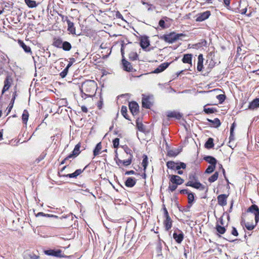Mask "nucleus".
Wrapping results in <instances>:
<instances>
[{"instance_id":"nucleus-1","label":"nucleus","mask_w":259,"mask_h":259,"mask_svg":"<svg viewBox=\"0 0 259 259\" xmlns=\"http://www.w3.org/2000/svg\"><path fill=\"white\" fill-rule=\"evenodd\" d=\"M97 90V83L93 80H87L84 81L81 87L80 91L82 94L88 97H91L95 94Z\"/></svg>"},{"instance_id":"nucleus-2","label":"nucleus","mask_w":259,"mask_h":259,"mask_svg":"<svg viewBox=\"0 0 259 259\" xmlns=\"http://www.w3.org/2000/svg\"><path fill=\"white\" fill-rule=\"evenodd\" d=\"M186 34L184 33H176L175 32H170L168 34L162 35L159 37L160 39L164 40L169 44H172L176 40L179 39L181 36H185Z\"/></svg>"},{"instance_id":"nucleus-3","label":"nucleus","mask_w":259,"mask_h":259,"mask_svg":"<svg viewBox=\"0 0 259 259\" xmlns=\"http://www.w3.org/2000/svg\"><path fill=\"white\" fill-rule=\"evenodd\" d=\"M142 107L146 109H150L153 104V96L152 95L146 96L142 95Z\"/></svg>"},{"instance_id":"nucleus-4","label":"nucleus","mask_w":259,"mask_h":259,"mask_svg":"<svg viewBox=\"0 0 259 259\" xmlns=\"http://www.w3.org/2000/svg\"><path fill=\"white\" fill-rule=\"evenodd\" d=\"M140 45L143 50L147 51L146 49L150 46V40L147 36H141L140 37ZM148 51H149V50Z\"/></svg>"},{"instance_id":"nucleus-5","label":"nucleus","mask_w":259,"mask_h":259,"mask_svg":"<svg viewBox=\"0 0 259 259\" xmlns=\"http://www.w3.org/2000/svg\"><path fill=\"white\" fill-rule=\"evenodd\" d=\"M173 238L178 243L180 244L184 239V233L181 230L177 229L173 234Z\"/></svg>"},{"instance_id":"nucleus-6","label":"nucleus","mask_w":259,"mask_h":259,"mask_svg":"<svg viewBox=\"0 0 259 259\" xmlns=\"http://www.w3.org/2000/svg\"><path fill=\"white\" fill-rule=\"evenodd\" d=\"M185 185L186 186L192 187L200 190H204L205 188V186L198 181L194 182L192 181H189Z\"/></svg>"},{"instance_id":"nucleus-7","label":"nucleus","mask_w":259,"mask_h":259,"mask_svg":"<svg viewBox=\"0 0 259 259\" xmlns=\"http://www.w3.org/2000/svg\"><path fill=\"white\" fill-rule=\"evenodd\" d=\"M168 178L171 183L176 184L178 185L182 184L184 182L183 179L177 175H169Z\"/></svg>"},{"instance_id":"nucleus-8","label":"nucleus","mask_w":259,"mask_h":259,"mask_svg":"<svg viewBox=\"0 0 259 259\" xmlns=\"http://www.w3.org/2000/svg\"><path fill=\"white\" fill-rule=\"evenodd\" d=\"M46 254L56 257H62V251L60 249H49L45 251Z\"/></svg>"},{"instance_id":"nucleus-9","label":"nucleus","mask_w":259,"mask_h":259,"mask_svg":"<svg viewBox=\"0 0 259 259\" xmlns=\"http://www.w3.org/2000/svg\"><path fill=\"white\" fill-rule=\"evenodd\" d=\"M129 109L133 115H136L139 112V106L138 104L135 101H132L129 103Z\"/></svg>"},{"instance_id":"nucleus-10","label":"nucleus","mask_w":259,"mask_h":259,"mask_svg":"<svg viewBox=\"0 0 259 259\" xmlns=\"http://www.w3.org/2000/svg\"><path fill=\"white\" fill-rule=\"evenodd\" d=\"M228 196V195L225 194L219 195L217 197L218 204L222 206L226 205Z\"/></svg>"},{"instance_id":"nucleus-11","label":"nucleus","mask_w":259,"mask_h":259,"mask_svg":"<svg viewBox=\"0 0 259 259\" xmlns=\"http://www.w3.org/2000/svg\"><path fill=\"white\" fill-rule=\"evenodd\" d=\"M89 164L86 165L83 169H77L74 172L64 175L63 176L65 177H68L70 178H76L78 176L81 174L84 170L89 166Z\"/></svg>"},{"instance_id":"nucleus-12","label":"nucleus","mask_w":259,"mask_h":259,"mask_svg":"<svg viewBox=\"0 0 259 259\" xmlns=\"http://www.w3.org/2000/svg\"><path fill=\"white\" fill-rule=\"evenodd\" d=\"M170 63L168 62H164L161 64L158 67L156 68L153 73H159L162 71H163L165 69H166L170 65Z\"/></svg>"},{"instance_id":"nucleus-13","label":"nucleus","mask_w":259,"mask_h":259,"mask_svg":"<svg viewBox=\"0 0 259 259\" xmlns=\"http://www.w3.org/2000/svg\"><path fill=\"white\" fill-rule=\"evenodd\" d=\"M167 116L169 118H175L177 119H180L182 117V114L177 111H168L167 112Z\"/></svg>"},{"instance_id":"nucleus-14","label":"nucleus","mask_w":259,"mask_h":259,"mask_svg":"<svg viewBox=\"0 0 259 259\" xmlns=\"http://www.w3.org/2000/svg\"><path fill=\"white\" fill-rule=\"evenodd\" d=\"M122 63L123 69L126 71L131 72L133 70V67L131 63L126 61L124 58L122 59Z\"/></svg>"},{"instance_id":"nucleus-15","label":"nucleus","mask_w":259,"mask_h":259,"mask_svg":"<svg viewBox=\"0 0 259 259\" xmlns=\"http://www.w3.org/2000/svg\"><path fill=\"white\" fill-rule=\"evenodd\" d=\"M257 108H259V98L253 100L248 105V109L251 110H254Z\"/></svg>"},{"instance_id":"nucleus-16","label":"nucleus","mask_w":259,"mask_h":259,"mask_svg":"<svg viewBox=\"0 0 259 259\" xmlns=\"http://www.w3.org/2000/svg\"><path fill=\"white\" fill-rule=\"evenodd\" d=\"M247 212H250L254 215L258 214L259 213V208L257 205L252 204L247 209Z\"/></svg>"},{"instance_id":"nucleus-17","label":"nucleus","mask_w":259,"mask_h":259,"mask_svg":"<svg viewBox=\"0 0 259 259\" xmlns=\"http://www.w3.org/2000/svg\"><path fill=\"white\" fill-rule=\"evenodd\" d=\"M136 179L133 177H128L125 182V185L127 187H133L136 184Z\"/></svg>"},{"instance_id":"nucleus-18","label":"nucleus","mask_w":259,"mask_h":259,"mask_svg":"<svg viewBox=\"0 0 259 259\" xmlns=\"http://www.w3.org/2000/svg\"><path fill=\"white\" fill-rule=\"evenodd\" d=\"M203 55L200 54L198 55V63H197V69L198 71H201L203 68Z\"/></svg>"},{"instance_id":"nucleus-19","label":"nucleus","mask_w":259,"mask_h":259,"mask_svg":"<svg viewBox=\"0 0 259 259\" xmlns=\"http://www.w3.org/2000/svg\"><path fill=\"white\" fill-rule=\"evenodd\" d=\"M165 220L163 222V225L166 231H168L172 227V220L170 217L165 218Z\"/></svg>"},{"instance_id":"nucleus-20","label":"nucleus","mask_w":259,"mask_h":259,"mask_svg":"<svg viewBox=\"0 0 259 259\" xmlns=\"http://www.w3.org/2000/svg\"><path fill=\"white\" fill-rule=\"evenodd\" d=\"M18 42L19 46L23 49L24 52L26 53H32L30 48L26 45L25 43L22 40L19 39Z\"/></svg>"},{"instance_id":"nucleus-21","label":"nucleus","mask_w":259,"mask_h":259,"mask_svg":"<svg viewBox=\"0 0 259 259\" xmlns=\"http://www.w3.org/2000/svg\"><path fill=\"white\" fill-rule=\"evenodd\" d=\"M39 256L33 252H25L23 254L24 259H38Z\"/></svg>"},{"instance_id":"nucleus-22","label":"nucleus","mask_w":259,"mask_h":259,"mask_svg":"<svg viewBox=\"0 0 259 259\" xmlns=\"http://www.w3.org/2000/svg\"><path fill=\"white\" fill-rule=\"evenodd\" d=\"M203 159L210 164V165H216L217 163V159L211 156H206L204 157Z\"/></svg>"},{"instance_id":"nucleus-23","label":"nucleus","mask_w":259,"mask_h":259,"mask_svg":"<svg viewBox=\"0 0 259 259\" xmlns=\"http://www.w3.org/2000/svg\"><path fill=\"white\" fill-rule=\"evenodd\" d=\"M207 120L208 122L212 123V124L211 125V126L213 127H215V128L219 127L221 124V122L220 119L218 118H215L213 120H211L209 118H207Z\"/></svg>"},{"instance_id":"nucleus-24","label":"nucleus","mask_w":259,"mask_h":259,"mask_svg":"<svg viewBox=\"0 0 259 259\" xmlns=\"http://www.w3.org/2000/svg\"><path fill=\"white\" fill-rule=\"evenodd\" d=\"M63 41L62 39L60 37H55L53 39V45L57 48L61 49V45H62Z\"/></svg>"},{"instance_id":"nucleus-25","label":"nucleus","mask_w":259,"mask_h":259,"mask_svg":"<svg viewBox=\"0 0 259 259\" xmlns=\"http://www.w3.org/2000/svg\"><path fill=\"white\" fill-rule=\"evenodd\" d=\"M241 225L242 226H244L248 230L251 231L254 229L255 225L250 224L249 222H245L244 220H242L241 222Z\"/></svg>"},{"instance_id":"nucleus-26","label":"nucleus","mask_w":259,"mask_h":259,"mask_svg":"<svg viewBox=\"0 0 259 259\" xmlns=\"http://www.w3.org/2000/svg\"><path fill=\"white\" fill-rule=\"evenodd\" d=\"M181 152V149H175L169 150L167 151V155L170 157H176Z\"/></svg>"},{"instance_id":"nucleus-27","label":"nucleus","mask_w":259,"mask_h":259,"mask_svg":"<svg viewBox=\"0 0 259 259\" xmlns=\"http://www.w3.org/2000/svg\"><path fill=\"white\" fill-rule=\"evenodd\" d=\"M192 55L191 54H185L182 59L184 63L192 64Z\"/></svg>"},{"instance_id":"nucleus-28","label":"nucleus","mask_w":259,"mask_h":259,"mask_svg":"<svg viewBox=\"0 0 259 259\" xmlns=\"http://www.w3.org/2000/svg\"><path fill=\"white\" fill-rule=\"evenodd\" d=\"M11 86V82L10 79L7 77L4 81V86L2 90V94H4L5 92L8 91Z\"/></svg>"},{"instance_id":"nucleus-29","label":"nucleus","mask_w":259,"mask_h":259,"mask_svg":"<svg viewBox=\"0 0 259 259\" xmlns=\"http://www.w3.org/2000/svg\"><path fill=\"white\" fill-rule=\"evenodd\" d=\"M214 146L213 139L212 138H209L204 144V147L207 149H210Z\"/></svg>"},{"instance_id":"nucleus-30","label":"nucleus","mask_w":259,"mask_h":259,"mask_svg":"<svg viewBox=\"0 0 259 259\" xmlns=\"http://www.w3.org/2000/svg\"><path fill=\"white\" fill-rule=\"evenodd\" d=\"M215 229L217 232L220 234H224L226 231L225 227L224 226H222L218 223L217 224Z\"/></svg>"},{"instance_id":"nucleus-31","label":"nucleus","mask_w":259,"mask_h":259,"mask_svg":"<svg viewBox=\"0 0 259 259\" xmlns=\"http://www.w3.org/2000/svg\"><path fill=\"white\" fill-rule=\"evenodd\" d=\"M68 23V31H69L71 34H75V28L74 27V24L73 22L69 20H67Z\"/></svg>"},{"instance_id":"nucleus-32","label":"nucleus","mask_w":259,"mask_h":259,"mask_svg":"<svg viewBox=\"0 0 259 259\" xmlns=\"http://www.w3.org/2000/svg\"><path fill=\"white\" fill-rule=\"evenodd\" d=\"M72 48L70 42L65 41H63L62 45H61V49H62L65 51H69Z\"/></svg>"},{"instance_id":"nucleus-33","label":"nucleus","mask_w":259,"mask_h":259,"mask_svg":"<svg viewBox=\"0 0 259 259\" xmlns=\"http://www.w3.org/2000/svg\"><path fill=\"white\" fill-rule=\"evenodd\" d=\"M101 149H102L101 142H99L96 145L95 149L93 150V155H94V157H95L99 154L100 151L101 150Z\"/></svg>"},{"instance_id":"nucleus-34","label":"nucleus","mask_w":259,"mask_h":259,"mask_svg":"<svg viewBox=\"0 0 259 259\" xmlns=\"http://www.w3.org/2000/svg\"><path fill=\"white\" fill-rule=\"evenodd\" d=\"M195 194L192 192H190V193H188V203L190 205H193L195 201L194 198Z\"/></svg>"},{"instance_id":"nucleus-35","label":"nucleus","mask_w":259,"mask_h":259,"mask_svg":"<svg viewBox=\"0 0 259 259\" xmlns=\"http://www.w3.org/2000/svg\"><path fill=\"white\" fill-rule=\"evenodd\" d=\"M148 158L147 155L144 154L143 155V160H142V165L143 167V170L145 172L146 171V168H147V165L148 164Z\"/></svg>"},{"instance_id":"nucleus-36","label":"nucleus","mask_w":259,"mask_h":259,"mask_svg":"<svg viewBox=\"0 0 259 259\" xmlns=\"http://www.w3.org/2000/svg\"><path fill=\"white\" fill-rule=\"evenodd\" d=\"M136 125L139 131L143 133L145 132V125H143L142 122L139 121V119L136 120Z\"/></svg>"},{"instance_id":"nucleus-37","label":"nucleus","mask_w":259,"mask_h":259,"mask_svg":"<svg viewBox=\"0 0 259 259\" xmlns=\"http://www.w3.org/2000/svg\"><path fill=\"white\" fill-rule=\"evenodd\" d=\"M127 107L125 106H122L121 108V113L122 115V116L126 119L128 120H131V119L129 118L127 114Z\"/></svg>"},{"instance_id":"nucleus-38","label":"nucleus","mask_w":259,"mask_h":259,"mask_svg":"<svg viewBox=\"0 0 259 259\" xmlns=\"http://www.w3.org/2000/svg\"><path fill=\"white\" fill-rule=\"evenodd\" d=\"M35 216L36 217L42 216L45 217H48V218H53L58 219L59 217L57 215H54V214H46L42 212H39L35 214Z\"/></svg>"},{"instance_id":"nucleus-39","label":"nucleus","mask_w":259,"mask_h":259,"mask_svg":"<svg viewBox=\"0 0 259 259\" xmlns=\"http://www.w3.org/2000/svg\"><path fill=\"white\" fill-rule=\"evenodd\" d=\"M159 25L161 28L165 29L170 26V23L165 22L164 19H162L159 21Z\"/></svg>"},{"instance_id":"nucleus-40","label":"nucleus","mask_w":259,"mask_h":259,"mask_svg":"<svg viewBox=\"0 0 259 259\" xmlns=\"http://www.w3.org/2000/svg\"><path fill=\"white\" fill-rule=\"evenodd\" d=\"M29 117V113L27 110H24L22 116L23 123L26 124Z\"/></svg>"},{"instance_id":"nucleus-41","label":"nucleus","mask_w":259,"mask_h":259,"mask_svg":"<svg viewBox=\"0 0 259 259\" xmlns=\"http://www.w3.org/2000/svg\"><path fill=\"white\" fill-rule=\"evenodd\" d=\"M204 112L206 114H211L217 112L215 108H206V106L204 107Z\"/></svg>"},{"instance_id":"nucleus-42","label":"nucleus","mask_w":259,"mask_h":259,"mask_svg":"<svg viewBox=\"0 0 259 259\" xmlns=\"http://www.w3.org/2000/svg\"><path fill=\"white\" fill-rule=\"evenodd\" d=\"M80 148V143H78L77 145H75L73 150L72 151V153L74 155L77 156L79 154V153H80V151L79 150Z\"/></svg>"},{"instance_id":"nucleus-43","label":"nucleus","mask_w":259,"mask_h":259,"mask_svg":"<svg viewBox=\"0 0 259 259\" xmlns=\"http://www.w3.org/2000/svg\"><path fill=\"white\" fill-rule=\"evenodd\" d=\"M219 172H215L211 177L208 178V181L210 183H213L215 182L218 178Z\"/></svg>"},{"instance_id":"nucleus-44","label":"nucleus","mask_w":259,"mask_h":259,"mask_svg":"<svg viewBox=\"0 0 259 259\" xmlns=\"http://www.w3.org/2000/svg\"><path fill=\"white\" fill-rule=\"evenodd\" d=\"M122 147L123 149L124 152L127 154L130 155L129 157H131L133 158L132 151L127 145L123 146H122Z\"/></svg>"},{"instance_id":"nucleus-45","label":"nucleus","mask_w":259,"mask_h":259,"mask_svg":"<svg viewBox=\"0 0 259 259\" xmlns=\"http://www.w3.org/2000/svg\"><path fill=\"white\" fill-rule=\"evenodd\" d=\"M192 205H190V204H188L187 205L184 207H178L179 211L182 212H189L190 211V209Z\"/></svg>"},{"instance_id":"nucleus-46","label":"nucleus","mask_w":259,"mask_h":259,"mask_svg":"<svg viewBox=\"0 0 259 259\" xmlns=\"http://www.w3.org/2000/svg\"><path fill=\"white\" fill-rule=\"evenodd\" d=\"M176 164H178V162H175L173 161H169L166 162V166L168 168L173 170L175 169V165Z\"/></svg>"},{"instance_id":"nucleus-47","label":"nucleus","mask_w":259,"mask_h":259,"mask_svg":"<svg viewBox=\"0 0 259 259\" xmlns=\"http://www.w3.org/2000/svg\"><path fill=\"white\" fill-rule=\"evenodd\" d=\"M133 158V157H129L127 159L122 160V165L128 166L132 163Z\"/></svg>"},{"instance_id":"nucleus-48","label":"nucleus","mask_w":259,"mask_h":259,"mask_svg":"<svg viewBox=\"0 0 259 259\" xmlns=\"http://www.w3.org/2000/svg\"><path fill=\"white\" fill-rule=\"evenodd\" d=\"M25 2L26 5L30 8H34L36 6L35 1L32 0H25Z\"/></svg>"},{"instance_id":"nucleus-49","label":"nucleus","mask_w":259,"mask_h":259,"mask_svg":"<svg viewBox=\"0 0 259 259\" xmlns=\"http://www.w3.org/2000/svg\"><path fill=\"white\" fill-rule=\"evenodd\" d=\"M216 165H210L206 169L205 171V173L206 174H211L212 173L215 169Z\"/></svg>"},{"instance_id":"nucleus-50","label":"nucleus","mask_w":259,"mask_h":259,"mask_svg":"<svg viewBox=\"0 0 259 259\" xmlns=\"http://www.w3.org/2000/svg\"><path fill=\"white\" fill-rule=\"evenodd\" d=\"M128 57L131 60L135 61L137 60L138 55L136 52H131L129 54Z\"/></svg>"},{"instance_id":"nucleus-51","label":"nucleus","mask_w":259,"mask_h":259,"mask_svg":"<svg viewBox=\"0 0 259 259\" xmlns=\"http://www.w3.org/2000/svg\"><path fill=\"white\" fill-rule=\"evenodd\" d=\"M178 185L177 184H172V183H170V182L169 183V186H168V190L169 191L171 192H172L173 191H174L178 187Z\"/></svg>"},{"instance_id":"nucleus-52","label":"nucleus","mask_w":259,"mask_h":259,"mask_svg":"<svg viewBox=\"0 0 259 259\" xmlns=\"http://www.w3.org/2000/svg\"><path fill=\"white\" fill-rule=\"evenodd\" d=\"M217 98L219 101V103L221 104L225 100L226 96L224 94H220L217 96Z\"/></svg>"},{"instance_id":"nucleus-53","label":"nucleus","mask_w":259,"mask_h":259,"mask_svg":"<svg viewBox=\"0 0 259 259\" xmlns=\"http://www.w3.org/2000/svg\"><path fill=\"white\" fill-rule=\"evenodd\" d=\"M119 144V139L115 138L113 140V145L114 148H117Z\"/></svg>"},{"instance_id":"nucleus-54","label":"nucleus","mask_w":259,"mask_h":259,"mask_svg":"<svg viewBox=\"0 0 259 259\" xmlns=\"http://www.w3.org/2000/svg\"><path fill=\"white\" fill-rule=\"evenodd\" d=\"M69 69L65 68V69L60 73V75L62 78H64L68 72Z\"/></svg>"},{"instance_id":"nucleus-55","label":"nucleus","mask_w":259,"mask_h":259,"mask_svg":"<svg viewBox=\"0 0 259 259\" xmlns=\"http://www.w3.org/2000/svg\"><path fill=\"white\" fill-rule=\"evenodd\" d=\"M97 105L99 109H101L102 108L103 105V100L102 97H100V99L98 102Z\"/></svg>"},{"instance_id":"nucleus-56","label":"nucleus","mask_w":259,"mask_h":259,"mask_svg":"<svg viewBox=\"0 0 259 259\" xmlns=\"http://www.w3.org/2000/svg\"><path fill=\"white\" fill-rule=\"evenodd\" d=\"M198 15L199 16H210L211 13L209 11H206L202 13L199 14Z\"/></svg>"},{"instance_id":"nucleus-57","label":"nucleus","mask_w":259,"mask_h":259,"mask_svg":"<svg viewBox=\"0 0 259 259\" xmlns=\"http://www.w3.org/2000/svg\"><path fill=\"white\" fill-rule=\"evenodd\" d=\"M46 155V154L44 153L41 154L36 159V161H37V163L39 162L41 160L44 159Z\"/></svg>"},{"instance_id":"nucleus-58","label":"nucleus","mask_w":259,"mask_h":259,"mask_svg":"<svg viewBox=\"0 0 259 259\" xmlns=\"http://www.w3.org/2000/svg\"><path fill=\"white\" fill-rule=\"evenodd\" d=\"M231 234L235 236H237L238 235V231L236 229V228L234 227H232V231H231Z\"/></svg>"},{"instance_id":"nucleus-59","label":"nucleus","mask_w":259,"mask_h":259,"mask_svg":"<svg viewBox=\"0 0 259 259\" xmlns=\"http://www.w3.org/2000/svg\"><path fill=\"white\" fill-rule=\"evenodd\" d=\"M189 178L190 181H193V180H196L197 179V177H196L195 174L191 173L189 175Z\"/></svg>"},{"instance_id":"nucleus-60","label":"nucleus","mask_w":259,"mask_h":259,"mask_svg":"<svg viewBox=\"0 0 259 259\" xmlns=\"http://www.w3.org/2000/svg\"><path fill=\"white\" fill-rule=\"evenodd\" d=\"M234 139H235V137H234V132H230V137H229V143H230L232 141L234 140Z\"/></svg>"},{"instance_id":"nucleus-61","label":"nucleus","mask_w":259,"mask_h":259,"mask_svg":"<svg viewBox=\"0 0 259 259\" xmlns=\"http://www.w3.org/2000/svg\"><path fill=\"white\" fill-rule=\"evenodd\" d=\"M215 66L214 62L211 59L209 61V63L208 64V67L210 69H212Z\"/></svg>"},{"instance_id":"nucleus-62","label":"nucleus","mask_w":259,"mask_h":259,"mask_svg":"<svg viewBox=\"0 0 259 259\" xmlns=\"http://www.w3.org/2000/svg\"><path fill=\"white\" fill-rule=\"evenodd\" d=\"M190 193V192H189L188 189H182L180 191V193L181 194L188 195V193Z\"/></svg>"},{"instance_id":"nucleus-63","label":"nucleus","mask_w":259,"mask_h":259,"mask_svg":"<svg viewBox=\"0 0 259 259\" xmlns=\"http://www.w3.org/2000/svg\"><path fill=\"white\" fill-rule=\"evenodd\" d=\"M178 164H180L181 168L185 169L186 167V164L183 162H178Z\"/></svg>"},{"instance_id":"nucleus-64","label":"nucleus","mask_w":259,"mask_h":259,"mask_svg":"<svg viewBox=\"0 0 259 259\" xmlns=\"http://www.w3.org/2000/svg\"><path fill=\"white\" fill-rule=\"evenodd\" d=\"M254 219H255V225L256 226L259 221V213L257 214L254 215Z\"/></svg>"}]
</instances>
